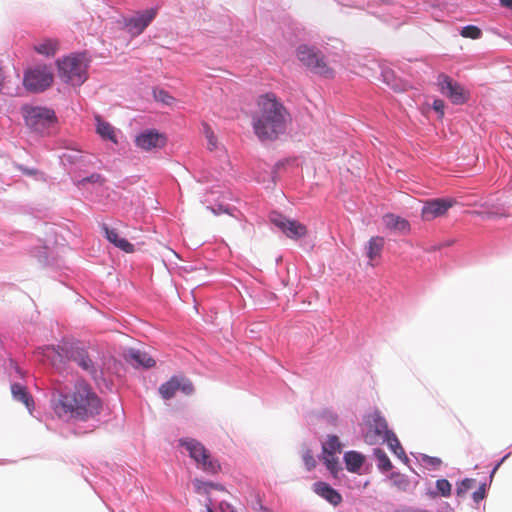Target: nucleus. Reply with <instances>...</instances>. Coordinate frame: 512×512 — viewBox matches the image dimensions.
I'll use <instances>...</instances> for the list:
<instances>
[{
	"label": "nucleus",
	"instance_id": "4468645a",
	"mask_svg": "<svg viewBox=\"0 0 512 512\" xmlns=\"http://www.w3.org/2000/svg\"><path fill=\"white\" fill-rule=\"evenodd\" d=\"M61 350L65 351L67 358L76 362L83 370L91 375L96 374L95 366L85 349L78 346H70L66 349L61 348Z\"/></svg>",
	"mask_w": 512,
	"mask_h": 512
},
{
	"label": "nucleus",
	"instance_id": "ea45409f",
	"mask_svg": "<svg viewBox=\"0 0 512 512\" xmlns=\"http://www.w3.org/2000/svg\"><path fill=\"white\" fill-rule=\"evenodd\" d=\"M444 108L445 104L442 100L436 99L433 102V109L439 113V117L442 118L444 116Z\"/></svg>",
	"mask_w": 512,
	"mask_h": 512
},
{
	"label": "nucleus",
	"instance_id": "2eb2a0df",
	"mask_svg": "<svg viewBox=\"0 0 512 512\" xmlns=\"http://www.w3.org/2000/svg\"><path fill=\"white\" fill-rule=\"evenodd\" d=\"M313 489L317 495L335 507L340 505L343 500L341 494L326 482H316Z\"/></svg>",
	"mask_w": 512,
	"mask_h": 512
},
{
	"label": "nucleus",
	"instance_id": "f8f14e48",
	"mask_svg": "<svg viewBox=\"0 0 512 512\" xmlns=\"http://www.w3.org/2000/svg\"><path fill=\"white\" fill-rule=\"evenodd\" d=\"M178 390H181L186 395H190L193 393L194 387L190 380L176 376L171 377L159 387L161 397L166 400L173 398Z\"/></svg>",
	"mask_w": 512,
	"mask_h": 512
},
{
	"label": "nucleus",
	"instance_id": "20e7f679",
	"mask_svg": "<svg viewBox=\"0 0 512 512\" xmlns=\"http://www.w3.org/2000/svg\"><path fill=\"white\" fill-rule=\"evenodd\" d=\"M179 443L186 448L190 457L203 471L210 474H216L220 471L221 466L219 462L211 457L203 444L195 439H181Z\"/></svg>",
	"mask_w": 512,
	"mask_h": 512
},
{
	"label": "nucleus",
	"instance_id": "f03ea898",
	"mask_svg": "<svg viewBox=\"0 0 512 512\" xmlns=\"http://www.w3.org/2000/svg\"><path fill=\"white\" fill-rule=\"evenodd\" d=\"M258 110L253 116V130L262 141L276 140L286 131L291 120L290 113L282 101L273 93H266L257 99Z\"/></svg>",
	"mask_w": 512,
	"mask_h": 512
},
{
	"label": "nucleus",
	"instance_id": "c03bdc74",
	"mask_svg": "<svg viewBox=\"0 0 512 512\" xmlns=\"http://www.w3.org/2000/svg\"><path fill=\"white\" fill-rule=\"evenodd\" d=\"M499 2L502 7L512 10V0H499Z\"/></svg>",
	"mask_w": 512,
	"mask_h": 512
},
{
	"label": "nucleus",
	"instance_id": "393cba45",
	"mask_svg": "<svg viewBox=\"0 0 512 512\" xmlns=\"http://www.w3.org/2000/svg\"><path fill=\"white\" fill-rule=\"evenodd\" d=\"M374 456L377 460V467L383 472L390 471L393 466L387 454L380 448L374 449Z\"/></svg>",
	"mask_w": 512,
	"mask_h": 512
},
{
	"label": "nucleus",
	"instance_id": "bb28decb",
	"mask_svg": "<svg viewBox=\"0 0 512 512\" xmlns=\"http://www.w3.org/2000/svg\"><path fill=\"white\" fill-rule=\"evenodd\" d=\"M323 460L327 469L331 472L334 477H337L338 472L341 470L339 466V460L337 454L323 453Z\"/></svg>",
	"mask_w": 512,
	"mask_h": 512
},
{
	"label": "nucleus",
	"instance_id": "f3484780",
	"mask_svg": "<svg viewBox=\"0 0 512 512\" xmlns=\"http://www.w3.org/2000/svg\"><path fill=\"white\" fill-rule=\"evenodd\" d=\"M385 240L383 237H371L366 245V256L369 259V265L375 266V261L381 257Z\"/></svg>",
	"mask_w": 512,
	"mask_h": 512
},
{
	"label": "nucleus",
	"instance_id": "7c9ffc66",
	"mask_svg": "<svg viewBox=\"0 0 512 512\" xmlns=\"http://www.w3.org/2000/svg\"><path fill=\"white\" fill-rule=\"evenodd\" d=\"M153 95L156 101L162 102L166 105H171L174 102V98L163 89H154Z\"/></svg>",
	"mask_w": 512,
	"mask_h": 512
},
{
	"label": "nucleus",
	"instance_id": "a19ab883",
	"mask_svg": "<svg viewBox=\"0 0 512 512\" xmlns=\"http://www.w3.org/2000/svg\"><path fill=\"white\" fill-rule=\"evenodd\" d=\"M46 356H47V357H49V358H51L52 363H53L54 365H55V357H56V356H57V357H59V358H61V357H62V355H61V353L59 352V350H58V349H56V348H54V347H48V348L46 349Z\"/></svg>",
	"mask_w": 512,
	"mask_h": 512
},
{
	"label": "nucleus",
	"instance_id": "473e14b6",
	"mask_svg": "<svg viewBox=\"0 0 512 512\" xmlns=\"http://www.w3.org/2000/svg\"><path fill=\"white\" fill-rule=\"evenodd\" d=\"M271 224H297V221L294 219H289L286 216L282 215L278 212H272L270 215Z\"/></svg>",
	"mask_w": 512,
	"mask_h": 512
},
{
	"label": "nucleus",
	"instance_id": "37998d69",
	"mask_svg": "<svg viewBox=\"0 0 512 512\" xmlns=\"http://www.w3.org/2000/svg\"><path fill=\"white\" fill-rule=\"evenodd\" d=\"M423 461L433 466H439L441 464V460L437 457L425 456Z\"/></svg>",
	"mask_w": 512,
	"mask_h": 512
},
{
	"label": "nucleus",
	"instance_id": "aec40b11",
	"mask_svg": "<svg viewBox=\"0 0 512 512\" xmlns=\"http://www.w3.org/2000/svg\"><path fill=\"white\" fill-rule=\"evenodd\" d=\"M344 461L348 471L357 473L364 463V456L356 451H349L345 453Z\"/></svg>",
	"mask_w": 512,
	"mask_h": 512
},
{
	"label": "nucleus",
	"instance_id": "a211bd4d",
	"mask_svg": "<svg viewBox=\"0 0 512 512\" xmlns=\"http://www.w3.org/2000/svg\"><path fill=\"white\" fill-rule=\"evenodd\" d=\"M313 73L318 74L325 78H332L334 71L330 68L324 60V56L319 52L314 58L311 66L308 67Z\"/></svg>",
	"mask_w": 512,
	"mask_h": 512
},
{
	"label": "nucleus",
	"instance_id": "a878e982",
	"mask_svg": "<svg viewBox=\"0 0 512 512\" xmlns=\"http://www.w3.org/2000/svg\"><path fill=\"white\" fill-rule=\"evenodd\" d=\"M384 442L388 444L389 448L393 451V453L396 456H398L399 458L407 459L403 447L401 446L397 436L393 432L385 439Z\"/></svg>",
	"mask_w": 512,
	"mask_h": 512
},
{
	"label": "nucleus",
	"instance_id": "b1692460",
	"mask_svg": "<svg viewBox=\"0 0 512 512\" xmlns=\"http://www.w3.org/2000/svg\"><path fill=\"white\" fill-rule=\"evenodd\" d=\"M281 232L288 238L297 240L306 235V226H278Z\"/></svg>",
	"mask_w": 512,
	"mask_h": 512
},
{
	"label": "nucleus",
	"instance_id": "4be33fe9",
	"mask_svg": "<svg viewBox=\"0 0 512 512\" xmlns=\"http://www.w3.org/2000/svg\"><path fill=\"white\" fill-rule=\"evenodd\" d=\"M319 52L315 51L312 48H309L306 45L299 46L297 50L298 59L305 65L307 68L311 66L314 58L317 56Z\"/></svg>",
	"mask_w": 512,
	"mask_h": 512
},
{
	"label": "nucleus",
	"instance_id": "72a5a7b5",
	"mask_svg": "<svg viewBox=\"0 0 512 512\" xmlns=\"http://www.w3.org/2000/svg\"><path fill=\"white\" fill-rule=\"evenodd\" d=\"M436 487L442 496L447 497L451 494V484L446 479L437 480Z\"/></svg>",
	"mask_w": 512,
	"mask_h": 512
},
{
	"label": "nucleus",
	"instance_id": "c9c22d12",
	"mask_svg": "<svg viewBox=\"0 0 512 512\" xmlns=\"http://www.w3.org/2000/svg\"><path fill=\"white\" fill-rule=\"evenodd\" d=\"M475 484V480L473 479H464L460 486L457 488L458 495L466 492L467 490L471 489L473 485Z\"/></svg>",
	"mask_w": 512,
	"mask_h": 512
},
{
	"label": "nucleus",
	"instance_id": "f257e3e1",
	"mask_svg": "<svg viewBox=\"0 0 512 512\" xmlns=\"http://www.w3.org/2000/svg\"><path fill=\"white\" fill-rule=\"evenodd\" d=\"M52 408L60 418L86 421L100 414L102 402L87 382L78 380L70 391L61 393L52 402Z\"/></svg>",
	"mask_w": 512,
	"mask_h": 512
},
{
	"label": "nucleus",
	"instance_id": "39448f33",
	"mask_svg": "<svg viewBox=\"0 0 512 512\" xmlns=\"http://www.w3.org/2000/svg\"><path fill=\"white\" fill-rule=\"evenodd\" d=\"M23 113L26 124L40 133L56 121L54 111L44 107H25Z\"/></svg>",
	"mask_w": 512,
	"mask_h": 512
},
{
	"label": "nucleus",
	"instance_id": "6ab92c4d",
	"mask_svg": "<svg viewBox=\"0 0 512 512\" xmlns=\"http://www.w3.org/2000/svg\"><path fill=\"white\" fill-rule=\"evenodd\" d=\"M34 50L46 57H53L59 50V41L57 39H44L34 46Z\"/></svg>",
	"mask_w": 512,
	"mask_h": 512
},
{
	"label": "nucleus",
	"instance_id": "412c9836",
	"mask_svg": "<svg viewBox=\"0 0 512 512\" xmlns=\"http://www.w3.org/2000/svg\"><path fill=\"white\" fill-rule=\"evenodd\" d=\"M11 392H12L14 399L22 402L29 410L31 409L33 400L30 397V395L28 394L27 389L23 385H21L19 383L12 384Z\"/></svg>",
	"mask_w": 512,
	"mask_h": 512
},
{
	"label": "nucleus",
	"instance_id": "2f4dec72",
	"mask_svg": "<svg viewBox=\"0 0 512 512\" xmlns=\"http://www.w3.org/2000/svg\"><path fill=\"white\" fill-rule=\"evenodd\" d=\"M462 37L478 39L481 36V30L474 25H468L462 28L460 32Z\"/></svg>",
	"mask_w": 512,
	"mask_h": 512
},
{
	"label": "nucleus",
	"instance_id": "6e6552de",
	"mask_svg": "<svg viewBox=\"0 0 512 512\" xmlns=\"http://www.w3.org/2000/svg\"><path fill=\"white\" fill-rule=\"evenodd\" d=\"M456 204L457 200L451 197L427 200L424 202L421 210L422 220L431 222L438 217L444 216Z\"/></svg>",
	"mask_w": 512,
	"mask_h": 512
},
{
	"label": "nucleus",
	"instance_id": "ddd939ff",
	"mask_svg": "<svg viewBox=\"0 0 512 512\" xmlns=\"http://www.w3.org/2000/svg\"><path fill=\"white\" fill-rule=\"evenodd\" d=\"M166 141V136L154 129L145 130L135 138L136 146L144 151L162 148Z\"/></svg>",
	"mask_w": 512,
	"mask_h": 512
},
{
	"label": "nucleus",
	"instance_id": "5701e85b",
	"mask_svg": "<svg viewBox=\"0 0 512 512\" xmlns=\"http://www.w3.org/2000/svg\"><path fill=\"white\" fill-rule=\"evenodd\" d=\"M97 120V133L105 140L116 142L115 132L112 125L108 122L102 121L99 117Z\"/></svg>",
	"mask_w": 512,
	"mask_h": 512
},
{
	"label": "nucleus",
	"instance_id": "f704fd0d",
	"mask_svg": "<svg viewBox=\"0 0 512 512\" xmlns=\"http://www.w3.org/2000/svg\"><path fill=\"white\" fill-rule=\"evenodd\" d=\"M303 461L306 465L307 470H312L316 466V460L314 459L310 451H306L303 454Z\"/></svg>",
	"mask_w": 512,
	"mask_h": 512
},
{
	"label": "nucleus",
	"instance_id": "1a4fd4ad",
	"mask_svg": "<svg viewBox=\"0 0 512 512\" xmlns=\"http://www.w3.org/2000/svg\"><path fill=\"white\" fill-rule=\"evenodd\" d=\"M367 423L369 429L365 434V441L370 445L376 444L379 441L384 442L392 433V431L388 429L385 418L382 417L379 412L369 415Z\"/></svg>",
	"mask_w": 512,
	"mask_h": 512
},
{
	"label": "nucleus",
	"instance_id": "9d476101",
	"mask_svg": "<svg viewBox=\"0 0 512 512\" xmlns=\"http://www.w3.org/2000/svg\"><path fill=\"white\" fill-rule=\"evenodd\" d=\"M439 89L443 95L451 100L453 104H463L467 101V94L464 88L454 82L449 76L440 74L437 78Z\"/></svg>",
	"mask_w": 512,
	"mask_h": 512
},
{
	"label": "nucleus",
	"instance_id": "79ce46f5",
	"mask_svg": "<svg viewBox=\"0 0 512 512\" xmlns=\"http://www.w3.org/2000/svg\"><path fill=\"white\" fill-rule=\"evenodd\" d=\"M385 223L399 225V224H406V221L400 220L398 217L396 218L393 215H386Z\"/></svg>",
	"mask_w": 512,
	"mask_h": 512
},
{
	"label": "nucleus",
	"instance_id": "c85d7f7f",
	"mask_svg": "<svg viewBox=\"0 0 512 512\" xmlns=\"http://www.w3.org/2000/svg\"><path fill=\"white\" fill-rule=\"evenodd\" d=\"M89 183L103 185L105 183V178L101 174L93 173L88 177H84V178L78 180L77 186L80 188H84Z\"/></svg>",
	"mask_w": 512,
	"mask_h": 512
},
{
	"label": "nucleus",
	"instance_id": "cd10ccee",
	"mask_svg": "<svg viewBox=\"0 0 512 512\" xmlns=\"http://www.w3.org/2000/svg\"><path fill=\"white\" fill-rule=\"evenodd\" d=\"M342 445L339 438L335 435L329 436L323 443V453L339 454L341 453Z\"/></svg>",
	"mask_w": 512,
	"mask_h": 512
},
{
	"label": "nucleus",
	"instance_id": "9b49d317",
	"mask_svg": "<svg viewBox=\"0 0 512 512\" xmlns=\"http://www.w3.org/2000/svg\"><path fill=\"white\" fill-rule=\"evenodd\" d=\"M103 230L107 240L115 247L125 253H133L135 251L134 245L130 243L127 237L131 240H136L137 236L132 235L129 232L120 231L116 226H104Z\"/></svg>",
	"mask_w": 512,
	"mask_h": 512
},
{
	"label": "nucleus",
	"instance_id": "0eeeda50",
	"mask_svg": "<svg viewBox=\"0 0 512 512\" xmlns=\"http://www.w3.org/2000/svg\"><path fill=\"white\" fill-rule=\"evenodd\" d=\"M156 14L157 9L151 8L143 12H138L131 18L123 17L121 20H118L117 23L120 28L126 29L132 37H136L153 21Z\"/></svg>",
	"mask_w": 512,
	"mask_h": 512
},
{
	"label": "nucleus",
	"instance_id": "a18cd8bd",
	"mask_svg": "<svg viewBox=\"0 0 512 512\" xmlns=\"http://www.w3.org/2000/svg\"><path fill=\"white\" fill-rule=\"evenodd\" d=\"M207 512H214V511L212 510V508L210 507V505H207Z\"/></svg>",
	"mask_w": 512,
	"mask_h": 512
},
{
	"label": "nucleus",
	"instance_id": "4c0bfd02",
	"mask_svg": "<svg viewBox=\"0 0 512 512\" xmlns=\"http://www.w3.org/2000/svg\"><path fill=\"white\" fill-rule=\"evenodd\" d=\"M206 130V137L208 139V143L210 146V149H214L216 147V137L209 126L205 127Z\"/></svg>",
	"mask_w": 512,
	"mask_h": 512
},
{
	"label": "nucleus",
	"instance_id": "c756f323",
	"mask_svg": "<svg viewBox=\"0 0 512 512\" xmlns=\"http://www.w3.org/2000/svg\"><path fill=\"white\" fill-rule=\"evenodd\" d=\"M195 490L197 493H209L210 488L220 489L221 487L218 484H214L211 482H203L201 480L195 479L193 481Z\"/></svg>",
	"mask_w": 512,
	"mask_h": 512
},
{
	"label": "nucleus",
	"instance_id": "58836bf2",
	"mask_svg": "<svg viewBox=\"0 0 512 512\" xmlns=\"http://www.w3.org/2000/svg\"><path fill=\"white\" fill-rule=\"evenodd\" d=\"M474 502L479 503L485 498V485H481L472 495Z\"/></svg>",
	"mask_w": 512,
	"mask_h": 512
},
{
	"label": "nucleus",
	"instance_id": "423d86ee",
	"mask_svg": "<svg viewBox=\"0 0 512 512\" xmlns=\"http://www.w3.org/2000/svg\"><path fill=\"white\" fill-rule=\"evenodd\" d=\"M53 74L47 66L28 70L23 79L25 88L31 92H42L51 86Z\"/></svg>",
	"mask_w": 512,
	"mask_h": 512
},
{
	"label": "nucleus",
	"instance_id": "dca6fc26",
	"mask_svg": "<svg viewBox=\"0 0 512 512\" xmlns=\"http://www.w3.org/2000/svg\"><path fill=\"white\" fill-rule=\"evenodd\" d=\"M125 359L132 365L143 368H152L156 364L155 360L148 353L133 348L125 353Z\"/></svg>",
	"mask_w": 512,
	"mask_h": 512
},
{
	"label": "nucleus",
	"instance_id": "e433bc0d",
	"mask_svg": "<svg viewBox=\"0 0 512 512\" xmlns=\"http://www.w3.org/2000/svg\"><path fill=\"white\" fill-rule=\"evenodd\" d=\"M393 477H395V478H396V479L394 480V484H395L398 488H400V489H402V490H406V488H407V487H408V485H409L408 480H407L405 477L401 476L400 474H393Z\"/></svg>",
	"mask_w": 512,
	"mask_h": 512
},
{
	"label": "nucleus",
	"instance_id": "7ed1b4c3",
	"mask_svg": "<svg viewBox=\"0 0 512 512\" xmlns=\"http://www.w3.org/2000/svg\"><path fill=\"white\" fill-rule=\"evenodd\" d=\"M60 78L73 86H79L87 79L89 59L86 54H74L58 60Z\"/></svg>",
	"mask_w": 512,
	"mask_h": 512
}]
</instances>
